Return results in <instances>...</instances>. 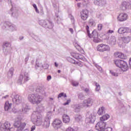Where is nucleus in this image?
I'll return each mask as SVG.
<instances>
[{
	"mask_svg": "<svg viewBox=\"0 0 131 131\" xmlns=\"http://www.w3.org/2000/svg\"><path fill=\"white\" fill-rule=\"evenodd\" d=\"M84 91L85 92V93H89L90 92V90H89L88 88L85 89Z\"/></svg>",
	"mask_w": 131,
	"mask_h": 131,
	"instance_id": "57",
	"label": "nucleus"
},
{
	"mask_svg": "<svg viewBox=\"0 0 131 131\" xmlns=\"http://www.w3.org/2000/svg\"><path fill=\"white\" fill-rule=\"evenodd\" d=\"M103 130H104L105 131H112V128L106 127V128H104V129Z\"/></svg>",
	"mask_w": 131,
	"mask_h": 131,
	"instance_id": "53",
	"label": "nucleus"
},
{
	"mask_svg": "<svg viewBox=\"0 0 131 131\" xmlns=\"http://www.w3.org/2000/svg\"><path fill=\"white\" fill-rule=\"evenodd\" d=\"M129 29L127 27H121L118 30V32L119 34H125V33H128Z\"/></svg>",
	"mask_w": 131,
	"mask_h": 131,
	"instance_id": "19",
	"label": "nucleus"
},
{
	"mask_svg": "<svg viewBox=\"0 0 131 131\" xmlns=\"http://www.w3.org/2000/svg\"><path fill=\"white\" fill-rule=\"evenodd\" d=\"M96 16L97 18H101L102 17V14H101L100 12H98L96 14Z\"/></svg>",
	"mask_w": 131,
	"mask_h": 131,
	"instance_id": "54",
	"label": "nucleus"
},
{
	"mask_svg": "<svg viewBox=\"0 0 131 131\" xmlns=\"http://www.w3.org/2000/svg\"><path fill=\"white\" fill-rule=\"evenodd\" d=\"M29 111V106L27 105V104H25V103L22 104V110H21V114H24L27 113Z\"/></svg>",
	"mask_w": 131,
	"mask_h": 131,
	"instance_id": "23",
	"label": "nucleus"
},
{
	"mask_svg": "<svg viewBox=\"0 0 131 131\" xmlns=\"http://www.w3.org/2000/svg\"><path fill=\"white\" fill-rule=\"evenodd\" d=\"M122 61V60H120V59H117V60H115V64L116 66H117V67H119V68H120V66L121 65Z\"/></svg>",
	"mask_w": 131,
	"mask_h": 131,
	"instance_id": "33",
	"label": "nucleus"
},
{
	"mask_svg": "<svg viewBox=\"0 0 131 131\" xmlns=\"http://www.w3.org/2000/svg\"><path fill=\"white\" fill-rule=\"evenodd\" d=\"M102 28H103V25L102 24H99L98 25V30H102Z\"/></svg>",
	"mask_w": 131,
	"mask_h": 131,
	"instance_id": "52",
	"label": "nucleus"
},
{
	"mask_svg": "<svg viewBox=\"0 0 131 131\" xmlns=\"http://www.w3.org/2000/svg\"><path fill=\"white\" fill-rule=\"evenodd\" d=\"M93 103H94V99L92 98H88L83 100L82 103V106H83V107H90V106L93 105Z\"/></svg>",
	"mask_w": 131,
	"mask_h": 131,
	"instance_id": "14",
	"label": "nucleus"
},
{
	"mask_svg": "<svg viewBox=\"0 0 131 131\" xmlns=\"http://www.w3.org/2000/svg\"><path fill=\"white\" fill-rule=\"evenodd\" d=\"M69 31L72 33V34H73V29L70 28V29H69Z\"/></svg>",
	"mask_w": 131,
	"mask_h": 131,
	"instance_id": "60",
	"label": "nucleus"
},
{
	"mask_svg": "<svg viewBox=\"0 0 131 131\" xmlns=\"http://www.w3.org/2000/svg\"><path fill=\"white\" fill-rule=\"evenodd\" d=\"M36 13H37L38 14L39 13V11H38V9H37V7L36 8H35Z\"/></svg>",
	"mask_w": 131,
	"mask_h": 131,
	"instance_id": "61",
	"label": "nucleus"
},
{
	"mask_svg": "<svg viewBox=\"0 0 131 131\" xmlns=\"http://www.w3.org/2000/svg\"><path fill=\"white\" fill-rule=\"evenodd\" d=\"M26 124L25 123H21L20 121H17L14 123V126L17 129L16 131H22L24 129Z\"/></svg>",
	"mask_w": 131,
	"mask_h": 131,
	"instance_id": "8",
	"label": "nucleus"
},
{
	"mask_svg": "<svg viewBox=\"0 0 131 131\" xmlns=\"http://www.w3.org/2000/svg\"><path fill=\"white\" fill-rule=\"evenodd\" d=\"M28 99L29 101H30L31 104H33V105H38V104H40L43 100L42 97L37 94H29Z\"/></svg>",
	"mask_w": 131,
	"mask_h": 131,
	"instance_id": "2",
	"label": "nucleus"
},
{
	"mask_svg": "<svg viewBox=\"0 0 131 131\" xmlns=\"http://www.w3.org/2000/svg\"><path fill=\"white\" fill-rule=\"evenodd\" d=\"M110 118V116H109V115L108 114L104 115L100 118V121L104 122L105 121V120H107Z\"/></svg>",
	"mask_w": 131,
	"mask_h": 131,
	"instance_id": "32",
	"label": "nucleus"
},
{
	"mask_svg": "<svg viewBox=\"0 0 131 131\" xmlns=\"http://www.w3.org/2000/svg\"><path fill=\"white\" fill-rule=\"evenodd\" d=\"M119 21H125L127 19V14L126 13H121L118 17Z\"/></svg>",
	"mask_w": 131,
	"mask_h": 131,
	"instance_id": "22",
	"label": "nucleus"
},
{
	"mask_svg": "<svg viewBox=\"0 0 131 131\" xmlns=\"http://www.w3.org/2000/svg\"><path fill=\"white\" fill-rule=\"evenodd\" d=\"M110 42L111 45L114 46L116 43V38L114 36H112L110 39Z\"/></svg>",
	"mask_w": 131,
	"mask_h": 131,
	"instance_id": "30",
	"label": "nucleus"
},
{
	"mask_svg": "<svg viewBox=\"0 0 131 131\" xmlns=\"http://www.w3.org/2000/svg\"><path fill=\"white\" fill-rule=\"evenodd\" d=\"M39 24L42 27H44V28L48 29H53L54 27V24L49 19H41L39 21Z\"/></svg>",
	"mask_w": 131,
	"mask_h": 131,
	"instance_id": "3",
	"label": "nucleus"
},
{
	"mask_svg": "<svg viewBox=\"0 0 131 131\" xmlns=\"http://www.w3.org/2000/svg\"><path fill=\"white\" fill-rule=\"evenodd\" d=\"M97 50L99 52H106L110 51V47H109V46L108 45L101 44L98 45Z\"/></svg>",
	"mask_w": 131,
	"mask_h": 131,
	"instance_id": "13",
	"label": "nucleus"
},
{
	"mask_svg": "<svg viewBox=\"0 0 131 131\" xmlns=\"http://www.w3.org/2000/svg\"><path fill=\"white\" fill-rule=\"evenodd\" d=\"M71 20H72V23H74V17L73 16H71Z\"/></svg>",
	"mask_w": 131,
	"mask_h": 131,
	"instance_id": "56",
	"label": "nucleus"
},
{
	"mask_svg": "<svg viewBox=\"0 0 131 131\" xmlns=\"http://www.w3.org/2000/svg\"><path fill=\"white\" fill-rule=\"evenodd\" d=\"M14 71H15V70H14L13 68H11L10 69L8 73V76H9V77H12V76H13Z\"/></svg>",
	"mask_w": 131,
	"mask_h": 131,
	"instance_id": "35",
	"label": "nucleus"
},
{
	"mask_svg": "<svg viewBox=\"0 0 131 131\" xmlns=\"http://www.w3.org/2000/svg\"><path fill=\"white\" fill-rule=\"evenodd\" d=\"M33 91H35L36 93H40L42 95H45L46 92L42 86H38L33 88Z\"/></svg>",
	"mask_w": 131,
	"mask_h": 131,
	"instance_id": "20",
	"label": "nucleus"
},
{
	"mask_svg": "<svg viewBox=\"0 0 131 131\" xmlns=\"http://www.w3.org/2000/svg\"><path fill=\"white\" fill-rule=\"evenodd\" d=\"M96 120V116L95 115L91 114L89 117L86 118L85 120V122L86 123H94Z\"/></svg>",
	"mask_w": 131,
	"mask_h": 131,
	"instance_id": "15",
	"label": "nucleus"
},
{
	"mask_svg": "<svg viewBox=\"0 0 131 131\" xmlns=\"http://www.w3.org/2000/svg\"><path fill=\"white\" fill-rule=\"evenodd\" d=\"M51 119V117L47 116L45 119V121L44 122V124L46 125V128H48L50 126V120Z\"/></svg>",
	"mask_w": 131,
	"mask_h": 131,
	"instance_id": "26",
	"label": "nucleus"
},
{
	"mask_svg": "<svg viewBox=\"0 0 131 131\" xmlns=\"http://www.w3.org/2000/svg\"><path fill=\"white\" fill-rule=\"evenodd\" d=\"M9 14H11L12 17L14 18H17L19 16V14L18 13V11H17V9L15 8L12 7L10 11H9Z\"/></svg>",
	"mask_w": 131,
	"mask_h": 131,
	"instance_id": "18",
	"label": "nucleus"
},
{
	"mask_svg": "<svg viewBox=\"0 0 131 131\" xmlns=\"http://www.w3.org/2000/svg\"><path fill=\"white\" fill-rule=\"evenodd\" d=\"M96 67L97 68L98 70L100 72H102V68H98V66H96Z\"/></svg>",
	"mask_w": 131,
	"mask_h": 131,
	"instance_id": "59",
	"label": "nucleus"
},
{
	"mask_svg": "<svg viewBox=\"0 0 131 131\" xmlns=\"http://www.w3.org/2000/svg\"><path fill=\"white\" fill-rule=\"evenodd\" d=\"M93 38H94L93 41H94V42H97V43L100 42V39L98 37Z\"/></svg>",
	"mask_w": 131,
	"mask_h": 131,
	"instance_id": "47",
	"label": "nucleus"
},
{
	"mask_svg": "<svg viewBox=\"0 0 131 131\" xmlns=\"http://www.w3.org/2000/svg\"><path fill=\"white\" fill-rule=\"evenodd\" d=\"M11 47V43L9 42H6L4 43V49H7V48H10Z\"/></svg>",
	"mask_w": 131,
	"mask_h": 131,
	"instance_id": "40",
	"label": "nucleus"
},
{
	"mask_svg": "<svg viewBox=\"0 0 131 131\" xmlns=\"http://www.w3.org/2000/svg\"><path fill=\"white\" fill-rule=\"evenodd\" d=\"M110 73L113 75V76H118V74L117 73L114 72L112 71H110Z\"/></svg>",
	"mask_w": 131,
	"mask_h": 131,
	"instance_id": "46",
	"label": "nucleus"
},
{
	"mask_svg": "<svg viewBox=\"0 0 131 131\" xmlns=\"http://www.w3.org/2000/svg\"><path fill=\"white\" fill-rule=\"evenodd\" d=\"M113 32H114L113 30H108V33H113Z\"/></svg>",
	"mask_w": 131,
	"mask_h": 131,
	"instance_id": "63",
	"label": "nucleus"
},
{
	"mask_svg": "<svg viewBox=\"0 0 131 131\" xmlns=\"http://www.w3.org/2000/svg\"><path fill=\"white\" fill-rule=\"evenodd\" d=\"M94 84L96 86L95 92H99L100 90H101V86L97 82H95Z\"/></svg>",
	"mask_w": 131,
	"mask_h": 131,
	"instance_id": "36",
	"label": "nucleus"
},
{
	"mask_svg": "<svg viewBox=\"0 0 131 131\" xmlns=\"http://www.w3.org/2000/svg\"><path fill=\"white\" fill-rule=\"evenodd\" d=\"M11 98L12 99V102L13 104H15V105H19V104H21L22 102H23V98L22 96H20L19 95H15L13 94L11 96Z\"/></svg>",
	"mask_w": 131,
	"mask_h": 131,
	"instance_id": "4",
	"label": "nucleus"
},
{
	"mask_svg": "<svg viewBox=\"0 0 131 131\" xmlns=\"http://www.w3.org/2000/svg\"><path fill=\"white\" fill-rule=\"evenodd\" d=\"M120 9L123 11H126V10H129L131 9V4L129 2L124 1L122 2L120 6Z\"/></svg>",
	"mask_w": 131,
	"mask_h": 131,
	"instance_id": "11",
	"label": "nucleus"
},
{
	"mask_svg": "<svg viewBox=\"0 0 131 131\" xmlns=\"http://www.w3.org/2000/svg\"><path fill=\"white\" fill-rule=\"evenodd\" d=\"M120 68L124 72L127 71V70H128V66H127V63L124 61V60H122Z\"/></svg>",
	"mask_w": 131,
	"mask_h": 131,
	"instance_id": "17",
	"label": "nucleus"
},
{
	"mask_svg": "<svg viewBox=\"0 0 131 131\" xmlns=\"http://www.w3.org/2000/svg\"><path fill=\"white\" fill-rule=\"evenodd\" d=\"M69 61L70 63H72V64H76V61L70 57L69 58Z\"/></svg>",
	"mask_w": 131,
	"mask_h": 131,
	"instance_id": "43",
	"label": "nucleus"
},
{
	"mask_svg": "<svg viewBox=\"0 0 131 131\" xmlns=\"http://www.w3.org/2000/svg\"><path fill=\"white\" fill-rule=\"evenodd\" d=\"M106 125H107L106 122L100 121L96 124L95 128L97 130L103 131L106 128Z\"/></svg>",
	"mask_w": 131,
	"mask_h": 131,
	"instance_id": "9",
	"label": "nucleus"
},
{
	"mask_svg": "<svg viewBox=\"0 0 131 131\" xmlns=\"http://www.w3.org/2000/svg\"><path fill=\"white\" fill-rule=\"evenodd\" d=\"M70 102H71V100L70 99H68L66 102H65L64 103H63V105L64 106H66V105H69V104L70 103Z\"/></svg>",
	"mask_w": 131,
	"mask_h": 131,
	"instance_id": "49",
	"label": "nucleus"
},
{
	"mask_svg": "<svg viewBox=\"0 0 131 131\" xmlns=\"http://www.w3.org/2000/svg\"><path fill=\"white\" fill-rule=\"evenodd\" d=\"M73 86H78L79 83L76 81H72L71 82Z\"/></svg>",
	"mask_w": 131,
	"mask_h": 131,
	"instance_id": "41",
	"label": "nucleus"
},
{
	"mask_svg": "<svg viewBox=\"0 0 131 131\" xmlns=\"http://www.w3.org/2000/svg\"><path fill=\"white\" fill-rule=\"evenodd\" d=\"M76 64L80 66V67H82V63L80 61H76Z\"/></svg>",
	"mask_w": 131,
	"mask_h": 131,
	"instance_id": "51",
	"label": "nucleus"
},
{
	"mask_svg": "<svg viewBox=\"0 0 131 131\" xmlns=\"http://www.w3.org/2000/svg\"><path fill=\"white\" fill-rule=\"evenodd\" d=\"M29 80V75L28 73L25 72L24 75H20L18 78L17 80L18 83L19 84H22V82H26V81H28Z\"/></svg>",
	"mask_w": 131,
	"mask_h": 131,
	"instance_id": "7",
	"label": "nucleus"
},
{
	"mask_svg": "<svg viewBox=\"0 0 131 131\" xmlns=\"http://www.w3.org/2000/svg\"><path fill=\"white\" fill-rule=\"evenodd\" d=\"M94 3L96 6L103 7V6H105V5H106V0H95Z\"/></svg>",
	"mask_w": 131,
	"mask_h": 131,
	"instance_id": "21",
	"label": "nucleus"
},
{
	"mask_svg": "<svg viewBox=\"0 0 131 131\" xmlns=\"http://www.w3.org/2000/svg\"><path fill=\"white\" fill-rule=\"evenodd\" d=\"M34 38L35 40H36V41H40V38L37 36H35Z\"/></svg>",
	"mask_w": 131,
	"mask_h": 131,
	"instance_id": "50",
	"label": "nucleus"
},
{
	"mask_svg": "<svg viewBox=\"0 0 131 131\" xmlns=\"http://www.w3.org/2000/svg\"><path fill=\"white\" fill-rule=\"evenodd\" d=\"M0 129L2 131H14V128L11 127V124L9 122L1 124Z\"/></svg>",
	"mask_w": 131,
	"mask_h": 131,
	"instance_id": "6",
	"label": "nucleus"
},
{
	"mask_svg": "<svg viewBox=\"0 0 131 131\" xmlns=\"http://www.w3.org/2000/svg\"><path fill=\"white\" fill-rule=\"evenodd\" d=\"M61 97H63L64 98H66L67 97V95H66V94H64V93H60L58 95V99H59V98H61Z\"/></svg>",
	"mask_w": 131,
	"mask_h": 131,
	"instance_id": "42",
	"label": "nucleus"
},
{
	"mask_svg": "<svg viewBox=\"0 0 131 131\" xmlns=\"http://www.w3.org/2000/svg\"><path fill=\"white\" fill-rule=\"evenodd\" d=\"M43 110H45V107L43 106L42 105L37 106V111L33 112L32 115L31 119L33 120V121L36 125H41V123H42L41 112Z\"/></svg>",
	"mask_w": 131,
	"mask_h": 131,
	"instance_id": "1",
	"label": "nucleus"
},
{
	"mask_svg": "<svg viewBox=\"0 0 131 131\" xmlns=\"http://www.w3.org/2000/svg\"><path fill=\"white\" fill-rule=\"evenodd\" d=\"M131 37L129 36H124L122 37V40L126 43H128L130 41Z\"/></svg>",
	"mask_w": 131,
	"mask_h": 131,
	"instance_id": "31",
	"label": "nucleus"
},
{
	"mask_svg": "<svg viewBox=\"0 0 131 131\" xmlns=\"http://www.w3.org/2000/svg\"><path fill=\"white\" fill-rule=\"evenodd\" d=\"M81 108V106L79 104H76L74 105V112L76 113H78L79 111H80V109Z\"/></svg>",
	"mask_w": 131,
	"mask_h": 131,
	"instance_id": "29",
	"label": "nucleus"
},
{
	"mask_svg": "<svg viewBox=\"0 0 131 131\" xmlns=\"http://www.w3.org/2000/svg\"><path fill=\"white\" fill-rule=\"evenodd\" d=\"M89 29H90V27H89V26H86V33L89 37H90V38H92V37H93V38H95V37H98V32H97V30H94L92 32V33L91 34L90 33Z\"/></svg>",
	"mask_w": 131,
	"mask_h": 131,
	"instance_id": "10",
	"label": "nucleus"
},
{
	"mask_svg": "<svg viewBox=\"0 0 131 131\" xmlns=\"http://www.w3.org/2000/svg\"><path fill=\"white\" fill-rule=\"evenodd\" d=\"M118 57L120 59H126V55H125L124 54L122 53H118Z\"/></svg>",
	"mask_w": 131,
	"mask_h": 131,
	"instance_id": "37",
	"label": "nucleus"
},
{
	"mask_svg": "<svg viewBox=\"0 0 131 131\" xmlns=\"http://www.w3.org/2000/svg\"><path fill=\"white\" fill-rule=\"evenodd\" d=\"M88 17H89V11H88V10L86 9L83 10L81 12V19L85 21V20H86Z\"/></svg>",
	"mask_w": 131,
	"mask_h": 131,
	"instance_id": "16",
	"label": "nucleus"
},
{
	"mask_svg": "<svg viewBox=\"0 0 131 131\" xmlns=\"http://www.w3.org/2000/svg\"><path fill=\"white\" fill-rule=\"evenodd\" d=\"M28 60H29V58H28V57H26L25 59V62L26 63H27Z\"/></svg>",
	"mask_w": 131,
	"mask_h": 131,
	"instance_id": "58",
	"label": "nucleus"
},
{
	"mask_svg": "<svg viewBox=\"0 0 131 131\" xmlns=\"http://www.w3.org/2000/svg\"><path fill=\"white\" fill-rule=\"evenodd\" d=\"M71 55L72 57H73V58H75V59H77V60L79 59L82 60L83 59L82 56L78 53H71Z\"/></svg>",
	"mask_w": 131,
	"mask_h": 131,
	"instance_id": "25",
	"label": "nucleus"
},
{
	"mask_svg": "<svg viewBox=\"0 0 131 131\" xmlns=\"http://www.w3.org/2000/svg\"><path fill=\"white\" fill-rule=\"evenodd\" d=\"M105 107L103 106L99 108L97 112L98 115H102V114H105Z\"/></svg>",
	"mask_w": 131,
	"mask_h": 131,
	"instance_id": "28",
	"label": "nucleus"
},
{
	"mask_svg": "<svg viewBox=\"0 0 131 131\" xmlns=\"http://www.w3.org/2000/svg\"><path fill=\"white\" fill-rule=\"evenodd\" d=\"M89 24L91 26H95L96 25V22H95V20L91 19L89 20Z\"/></svg>",
	"mask_w": 131,
	"mask_h": 131,
	"instance_id": "39",
	"label": "nucleus"
},
{
	"mask_svg": "<svg viewBox=\"0 0 131 131\" xmlns=\"http://www.w3.org/2000/svg\"><path fill=\"white\" fill-rule=\"evenodd\" d=\"M75 119L76 121L79 122V121H81L82 120V117L80 115H76L75 116Z\"/></svg>",
	"mask_w": 131,
	"mask_h": 131,
	"instance_id": "34",
	"label": "nucleus"
},
{
	"mask_svg": "<svg viewBox=\"0 0 131 131\" xmlns=\"http://www.w3.org/2000/svg\"><path fill=\"white\" fill-rule=\"evenodd\" d=\"M33 7L34 8V9H36V8H37L36 4H33Z\"/></svg>",
	"mask_w": 131,
	"mask_h": 131,
	"instance_id": "64",
	"label": "nucleus"
},
{
	"mask_svg": "<svg viewBox=\"0 0 131 131\" xmlns=\"http://www.w3.org/2000/svg\"><path fill=\"white\" fill-rule=\"evenodd\" d=\"M43 67V65H42V63H41V62H36V67Z\"/></svg>",
	"mask_w": 131,
	"mask_h": 131,
	"instance_id": "45",
	"label": "nucleus"
},
{
	"mask_svg": "<svg viewBox=\"0 0 131 131\" xmlns=\"http://www.w3.org/2000/svg\"><path fill=\"white\" fill-rule=\"evenodd\" d=\"M7 98H9V95H6L5 96H4L3 99H7Z\"/></svg>",
	"mask_w": 131,
	"mask_h": 131,
	"instance_id": "62",
	"label": "nucleus"
},
{
	"mask_svg": "<svg viewBox=\"0 0 131 131\" xmlns=\"http://www.w3.org/2000/svg\"><path fill=\"white\" fill-rule=\"evenodd\" d=\"M12 104L9 103L8 101L5 102L4 108L5 111H10L11 109Z\"/></svg>",
	"mask_w": 131,
	"mask_h": 131,
	"instance_id": "24",
	"label": "nucleus"
},
{
	"mask_svg": "<svg viewBox=\"0 0 131 131\" xmlns=\"http://www.w3.org/2000/svg\"><path fill=\"white\" fill-rule=\"evenodd\" d=\"M47 79L48 81H50V80H51V79H52V76L51 75L48 76Z\"/></svg>",
	"mask_w": 131,
	"mask_h": 131,
	"instance_id": "55",
	"label": "nucleus"
},
{
	"mask_svg": "<svg viewBox=\"0 0 131 131\" xmlns=\"http://www.w3.org/2000/svg\"><path fill=\"white\" fill-rule=\"evenodd\" d=\"M78 98L80 99V100H83L84 99H85V96H84V95L82 93H79L78 95Z\"/></svg>",
	"mask_w": 131,
	"mask_h": 131,
	"instance_id": "38",
	"label": "nucleus"
},
{
	"mask_svg": "<svg viewBox=\"0 0 131 131\" xmlns=\"http://www.w3.org/2000/svg\"><path fill=\"white\" fill-rule=\"evenodd\" d=\"M3 28V29H9L11 31H16L17 30V26L9 21L4 23Z\"/></svg>",
	"mask_w": 131,
	"mask_h": 131,
	"instance_id": "5",
	"label": "nucleus"
},
{
	"mask_svg": "<svg viewBox=\"0 0 131 131\" xmlns=\"http://www.w3.org/2000/svg\"><path fill=\"white\" fill-rule=\"evenodd\" d=\"M3 51L5 55H8V53H9V49L7 48H4Z\"/></svg>",
	"mask_w": 131,
	"mask_h": 131,
	"instance_id": "48",
	"label": "nucleus"
},
{
	"mask_svg": "<svg viewBox=\"0 0 131 131\" xmlns=\"http://www.w3.org/2000/svg\"><path fill=\"white\" fill-rule=\"evenodd\" d=\"M52 125L55 129H58V128H60L62 125V121L59 119H56L53 121Z\"/></svg>",
	"mask_w": 131,
	"mask_h": 131,
	"instance_id": "12",
	"label": "nucleus"
},
{
	"mask_svg": "<svg viewBox=\"0 0 131 131\" xmlns=\"http://www.w3.org/2000/svg\"><path fill=\"white\" fill-rule=\"evenodd\" d=\"M62 120L64 123H68V122L70 121V118H69V116L67 115H63L62 116Z\"/></svg>",
	"mask_w": 131,
	"mask_h": 131,
	"instance_id": "27",
	"label": "nucleus"
},
{
	"mask_svg": "<svg viewBox=\"0 0 131 131\" xmlns=\"http://www.w3.org/2000/svg\"><path fill=\"white\" fill-rule=\"evenodd\" d=\"M49 67H50V65H49L48 63H45L44 65H43V67H42V68L44 69H49Z\"/></svg>",
	"mask_w": 131,
	"mask_h": 131,
	"instance_id": "44",
	"label": "nucleus"
}]
</instances>
